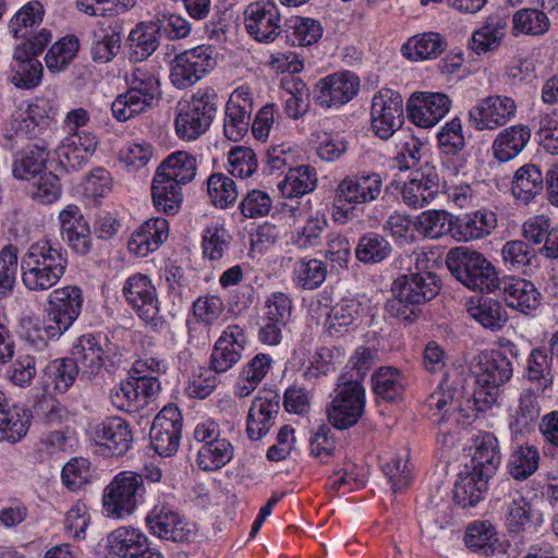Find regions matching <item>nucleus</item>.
I'll return each mask as SVG.
<instances>
[{
  "label": "nucleus",
  "mask_w": 558,
  "mask_h": 558,
  "mask_svg": "<svg viewBox=\"0 0 558 558\" xmlns=\"http://www.w3.org/2000/svg\"><path fill=\"white\" fill-rule=\"evenodd\" d=\"M32 196L41 204H51L61 195V183L52 172L44 171L36 179H33Z\"/></svg>",
  "instance_id": "bf43d9fd"
},
{
  "label": "nucleus",
  "mask_w": 558,
  "mask_h": 558,
  "mask_svg": "<svg viewBox=\"0 0 558 558\" xmlns=\"http://www.w3.org/2000/svg\"><path fill=\"white\" fill-rule=\"evenodd\" d=\"M539 454L535 447L525 446L518 448L509 463L510 474L515 480H525L538 468Z\"/></svg>",
  "instance_id": "5fc2aeb1"
},
{
  "label": "nucleus",
  "mask_w": 558,
  "mask_h": 558,
  "mask_svg": "<svg viewBox=\"0 0 558 558\" xmlns=\"http://www.w3.org/2000/svg\"><path fill=\"white\" fill-rule=\"evenodd\" d=\"M98 145V140L90 132H75L65 138L63 156L72 167L82 165L92 156Z\"/></svg>",
  "instance_id": "4c0bfd02"
},
{
  "label": "nucleus",
  "mask_w": 558,
  "mask_h": 558,
  "mask_svg": "<svg viewBox=\"0 0 558 558\" xmlns=\"http://www.w3.org/2000/svg\"><path fill=\"white\" fill-rule=\"evenodd\" d=\"M414 226L421 234L437 239L450 231V219L444 210H427L416 217Z\"/></svg>",
  "instance_id": "3c124183"
},
{
  "label": "nucleus",
  "mask_w": 558,
  "mask_h": 558,
  "mask_svg": "<svg viewBox=\"0 0 558 558\" xmlns=\"http://www.w3.org/2000/svg\"><path fill=\"white\" fill-rule=\"evenodd\" d=\"M207 193L214 206L225 209L238 198L234 181L223 173H213L207 180Z\"/></svg>",
  "instance_id": "de8ad7c7"
},
{
  "label": "nucleus",
  "mask_w": 558,
  "mask_h": 558,
  "mask_svg": "<svg viewBox=\"0 0 558 558\" xmlns=\"http://www.w3.org/2000/svg\"><path fill=\"white\" fill-rule=\"evenodd\" d=\"M80 41L75 36H65L57 41L46 54L47 68L52 72L63 70L76 56Z\"/></svg>",
  "instance_id": "8fccbe9b"
},
{
  "label": "nucleus",
  "mask_w": 558,
  "mask_h": 558,
  "mask_svg": "<svg viewBox=\"0 0 558 558\" xmlns=\"http://www.w3.org/2000/svg\"><path fill=\"white\" fill-rule=\"evenodd\" d=\"M451 101L442 93H415L408 102L411 121L420 128H432L449 111Z\"/></svg>",
  "instance_id": "4468645a"
},
{
  "label": "nucleus",
  "mask_w": 558,
  "mask_h": 558,
  "mask_svg": "<svg viewBox=\"0 0 558 558\" xmlns=\"http://www.w3.org/2000/svg\"><path fill=\"white\" fill-rule=\"evenodd\" d=\"M359 85V78L354 74L335 73L318 82L316 99L325 108L340 106L356 95Z\"/></svg>",
  "instance_id": "2eb2a0df"
},
{
  "label": "nucleus",
  "mask_w": 558,
  "mask_h": 558,
  "mask_svg": "<svg viewBox=\"0 0 558 558\" xmlns=\"http://www.w3.org/2000/svg\"><path fill=\"white\" fill-rule=\"evenodd\" d=\"M154 205L158 210L168 215L175 214L182 203L181 187L175 182L155 177L151 184Z\"/></svg>",
  "instance_id": "ea45409f"
},
{
  "label": "nucleus",
  "mask_w": 558,
  "mask_h": 558,
  "mask_svg": "<svg viewBox=\"0 0 558 558\" xmlns=\"http://www.w3.org/2000/svg\"><path fill=\"white\" fill-rule=\"evenodd\" d=\"M146 521L153 533L160 538L183 542L190 533L179 513L167 506L155 507Z\"/></svg>",
  "instance_id": "5701e85b"
},
{
  "label": "nucleus",
  "mask_w": 558,
  "mask_h": 558,
  "mask_svg": "<svg viewBox=\"0 0 558 558\" xmlns=\"http://www.w3.org/2000/svg\"><path fill=\"white\" fill-rule=\"evenodd\" d=\"M144 492L142 476L121 472L104 490L102 506L108 517L120 519L131 514Z\"/></svg>",
  "instance_id": "7ed1b4c3"
},
{
  "label": "nucleus",
  "mask_w": 558,
  "mask_h": 558,
  "mask_svg": "<svg viewBox=\"0 0 558 558\" xmlns=\"http://www.w3.org/2000/svg\"><path fill=\"white\" fill-rule=\"evenodd\" d=\"M31 418V412L24 409L8 408L0 412V440L19 441L26 435Z\"/></svg>",
  "instance_id": "58836bf2"
},
{
  "label": "nucleus",
  "mask_w": 558,
  "mask_h": 558,
  "mask_svg": "<svg viewBox=\"0 0 558 558\" xmlns=\"http://www.w3.org/2000/svg\"><path fill=\"white\" fill-rule=\"evenodd\" d=\"M252 94L247 88L235 89L227 102L223 130L226 136L233 142L246 134L252 113Z\"/></svg>",
  "instance_id": "dca6fc26"
},
{
  "label": "nucleus",
  "mask_w": 558,
  "mask_h": 558,
  "mask_svg": "<svg viewBox=\"0 0 558 558\" xmlns=\"http://www.w3.org/2000/svg\"><path fill=\"white\" fill-rule=\"evenodd\" d=\"M372 128L380 138H388L401 129L403 116V102L399 95L386 89L373 98Z\"/></svg>",
  "instance_id": "6e6552de"
},
{
  "label": "nucleus",
  "mask_w": 558,
  "mask_h": 558,
  "mask_svg": "<svg viewBox=\"0 0 558 558\" xmlns=\"http://www.w3.org/2000/svg\"><path fill=\"white\" fill-rule=\"evenodd\" d=\"M216 106L208 93L196 95L181 108L175 119V130L183 140H194L204 133L213 121Z\"/></svg>",
  "instance_id": "39448f33"
},
{
  "label": "nucleus",
  "mask_w": 558,
  "mask_h": 558,
  "mask_svg": "<svg viewBox=\"0 0 558 558\" xmlns=\"http://www.w3.org/2000/svg\"><path fill=\"white\" fill-rule=\"evenodd\" d=\"M182 417L174 407H165L154 418L150 441L154 450L163 457L177 452L181 438Z\"/></svg>",
  "instance_id": "9d476101"
},
{
  "label": "nucleus",
  "mask_w": 558,
  "mask_h": 558,
  "mask_svg": "<svg viewBox=\"0 0 558 558\" xmlns=\"http://www.w3.org/2000/svg\"><path fill=\"white\" fill-rule=\"evenodd\" d=\"M517 105L507 96H488L474 106L470 112V121L478 131H494L507 124L515 114Z\"/></svg>",
  "instance_id": "0eeeda50"
},
{
  "label": "nucleus",
  "mask_w": 558,
  "mask_h": 558,
  "mask_svg": "<svg viewBox=\"0 0 558 558\" xmlns=\"http://www.w3.org/2000/svg\"><path fill=\"white\" fill-rule=\"evenodd\" d=\"M470 315L485 328L499 329L507 320L506 312L501 304L495 300L481 298L477 303H470Z\"/></svg>",
  "instance_id": "a18cd8bd"
},
{
  "label": "nucleus",
  "mask_w": 558,
  "mask_h": 558,
  "mask_svg": "<svg viewBox=\"0 0 558 558\" xmlns=\"http://www.w3.org/2000/svg\"><path fill=\"white\" fill-rule=\"evenodd\" d=\"M64 485L71 490H77L90 480L89 463L82 458L72 459L62 470Z\"/></svg>",
  "instance_id": "338daca9"
},
{
  "label": "nucleus",
  "mask_w": 558,
  "mask_h": 558,
  "mask_svg": "<svg viewBox=\"0 0 558 558\" xmlns=\"http://www.w3.org/2000/svg\"><path fill=\"white\" fill-rule=\"evenodd\" d=\"M129 304L145 322H153L158 315V300L156 289L149 278L137 274L130 277L123 288Z\"/></svg>",
  "instance_id": "f3484780"
},
{
  "label": "nucleus",
  "mask_w": 558,
  "mask_h": 558,
  "mask_svg": "<svg viewBox=\"0 0 558 558\" xmlns=\"http://www.w3.org/2000/svg\"><path fill=\"white\" fill-rule=\"evenodd\" d=\"M45 15L41 2L33 0L24 4L11 21V29L15 38H28L33 28L40 25Z\"/></svg>",
  "instance_id": "79ce46f5"
},
{
  "label": "nucleus",
  "mask_w": 558,
  "mask_h": 558,
  "mask_svg": "<svg viewBox=\"0 0 558 558\" xmlns=\"http://www.w3.org/2000/svg\"><path fill=\"white\" fill-rule=\"evenodd\" d=\"M196 174V159L187 151L179 150L169 155L158 167L155 177L178 185L191 182Z\"/></svg>",
  "instance_id": "393cba45"
},
{
  "label": "nucleus",
  "mask_w": 558,
  "mask_h": 558,
  "mask_svg": "<svg viewBox=\"0 0 558 558\" xmlns=\"http://www.w3.org/2000/svg\"><path fill=\"white\" fill-rule=\"evenodd\" d=\"M500 462L497 438L492 434H484L475 441V452L472 459L473 469L490 476Z\"/></svg>",
  "instance_id": "c9c22d12"
},
{
  "label": "nucleus",
  "mask_w": 558,
  "mask_h": 558,
  "mask_svg": "<svg viewBox=\"0 0 558 558\" xmlns=\"http://www.w3.org/2000/svg\"><path fill=\"white\" fill-rule=\"evenodd\" d=\"M49 305L76 319L82 307L81 290L71 286L57 289L50 295Z\"/></svg>",
  "instance_id": "6e6d98bb"
},
{
  "label": "nucleus",
  "mask_w": 558,
  "mask_h": 558,
  "mask_svg": "<svg viewBox=\"0 0 558 558\" xmlns=\"http://www.w3.org/2000/svg\"><path fill=\"white\" fill-rule=\"evenodd\" d=\"M543 175L534 165L519 168L512 182V193L517 199L527 204L543 190Z\"/></svg>",
  "instance_id": "f704fd0d"
},
{
  "label": "nucleus",
  "mask_w": 558,
  "mask_h": 558,
  "mask_svg": "<svg viewBox=\"0 0 558 558\" xmlns=\"http://www.w3.org/2000/svg\"><path fill=\"white\" fill-rule=\"evenodd\" d=\"M506 524L511 533H520L531 520L532 508L518 490H509L502 498Z\"/></svg>",
  "instance_id": "473e14b6"
},
{
  "label": "nucleus",
  "mask_w": 558,
  "mask_h": 558,
  "mask_svg": "<svg viewBox=\"0 0 558 558\" xmlns=\"http://www.w3.org/2000/svg\"><path fill=\"white\" fill-rule=\"evenodd\" d=\"M496 226V217L493 213L476 211L469 216L463 223L460 225L461 233L464 240H474L488 234Z\"/></svg>",
  "instance_id": "052dcab7"
},
{
  "label": "nucleus",
  "mask_w": 558,
  "mask_h": 558,
  "mask_svg": "<svg viewBox=\"0 0 558 558\" xmlns=\"http://www.w3.org/2000/svg\"><path fill=\"white\" fill-rule=\"evenodd\" d=\"M154 98L129 89L119 95L111 105L113 117L119 121H126L145 112L153 106Z\"/></svg>",
  "instance_id": "a19ab883"
},
{
  "label": "nucleus",
  "mask_w": 558,
  "mask_h": 558,
  "mask_svg": "<svg viewBox=\"0 0 558 558\" xmlns=\"http://www.w3.org/2000/svg\"><path fill=\"white\" fill-rule=\"evenodd\" d=\"M506 26L507 22L504 17L497 15L487 17L484 25L473 33L471 49L477 54L496 50L505 37Z\"/></svg>",
  "instance_id": "2f4dec72"
},
{
  "label": "nucleus",
  "mask_w": 558,
  "mask_h": 558,
  "mask_svg": "<svg viewBox=\"0 0 558 558\" xmlns=\"http://www.w3.org/2000/svg\"><path fill=\"white\" fill-rule=\"evenodd\" d=\"M450 272L465 287L482 292L500 288L494 266L480 253L465 247H454L446 256Z\"/></svg>",
  "instance_id": "f03ea898"
},
{
  "label": "nucleus",
  "mask_w": 558,
  "mask_h": 558,
  "mask_svg": "<svg viewBox=\"0 0 558 558\" xmlns=\"http://www.w3.org/2000/svg\"><path fill=\"white\" fill-rule=\"evenodd\" d=\"M214 65L213 51L209 48L196 47L175 56L171 62L170 80L178 88H186Z\"/></svg>",
  "instance_id": "423d86ee"
},
{
  "label": "nucleus",
  "mask_w": 558,
  "mask_h": 558,
  "mask_svg": "<svg viewBox=\"0 0 558 558\" xmlns=\"http://www.w3.org/2000/svg\"><path fill=\"white\" fill-rule=\"evenodd\" d=\"M233 454V448L227 439L202 446L197 453V464L202 470L215 471L227 464Z\"/></svg>",
  "instance_id": "09e8293b"
},
{
  "label": "nucleus",
  "mask_w": 558,
  "mask_h": 558,
  "mask_svg": "<svg viewBox=\"0 0 558 558\" xmlns=\"http://www.w3.org/2000/svg\"><path fill=\"white\" fill-rule=\"evenodd\" d=\"M390 252L389 244L380 236H363L355 250V255L363 263H378Z\"/></svg>",
  "instance_id": "680f3d73"
},
{
  "label": "nucleus",
  "mask_w": 558,
  "mask_h": 558,
  "mask_svg": "<svg viewBox=\"0 0 558 558\" xmlns=\"http://www.w3.org/2000/svg\"><path fill=\"white\" fill-rule=\"evenodd\" d=\"M373 389L386 401L400 400L404 391L402 376L396 368L381 367L373 375Z\"/></svg>",
  "instance_id": "37998d69"
},
{
  "label": "nucleus",
  "mask_w": 558,
  "mask_h": 558,
  "mask_svg": "<svg viewBox=\"0 0 558 558\" xmlns=\"http://www.w3.org/2000/svg\"><path fill=\"white\" fill-rule=\"evenodd\" d=\"M272 207L270 196L260 190L250 191L240 204V211L245 218H259L269 214Z\"/></svg>",
  "instance_id": "e2e57ef3"
},
{
  "label": "nucleus",
  "mask_w": 558,
  "mask_h": 558,
  "mask_svg": "<svg viewBox=\"0 0 558 558\" xmlns=\"http://www.w3.org/2000/svg\"><path fill=\"white\" fill-rule=\"evenodd\" d=\"M483 473L472 469L459 475L453 488V500L463 508L477 504L487 489L488 480Z\"/></svg>",
  "instance_id": "bb28decb"
},
{
  "label": "nucleus",
  "mask_w": 558,
  "mask_h": 558,
  "mask_svg": "<svg viewBox=\"0 0 558 558\" xmlns=\"http://www.w3.org/2000/svg\"><path fill=\"white\" fill-rule=\"evenodd\" d=\"M131 58L142 61L150 56L157 48L156 28L153 25L138 24L128 37Z\"/></svg>",
  "instance_id": "49530a36"
},
{
  "label": "nucleus",
  "mask_w": 558,
  "mask_h": 558,
  "mask_svg": "<svg viewBox=\"0 0 558 558\" xmlns=\"http://www.w3.org/2000/svg\"><path fill=\"white\" fill-rule=\"evenodd\" d=\"M444 43L437 33L411 37L402 47L403 54L411 60H425L441 53Z\"/></svg>",
  "instance_id": "c03bdc74"
},
{
  "label": "nucleus",
  "mask_w": 558,
  "mask_h": 558,
  "mask_svg": "<svg viewBox=\"0 0 558 558\" xmlns=\"http://www.w3.org/2000/svg\"><path fill=\"white\" fill-rule=\"evenodd\" d=\"M501 289L505 301L513 308L526 312L538 305V293L530 281L510 278L504 280Z\"/></svg>",
  "instance_id": "c756f323"
},
{
  "label": "nucleus",
  "mask_w": 558,
  "mask_h": 558,
  "mask_svg": "<svg viewBox=\"0 0 558 558\" xmlns=\"http://www.w3.org/2000/svg\"><path fill=\"white\" fill-rule=\"evenodd\" d=\"M295 279L304 289L319 287L326 278V268L320 260H300L294 268Z\"/></svg>",
  "instance_id": "4d7b16f0"
},
{
  "label": "nucleus",
  "mask_w": 558,
  "mask_h": 558,
  "mask_svg": "<svg viewBox=\"0 0 558 558\" xmlns=\"http://www.w3.org/2000/svg\"><path fill=\"white\" fill-rule=\"evenodd\" d=\"M279 408V397L274 392L254 399L246 422V432L252 440H258L268 433Z\"/></svg>",
  "instance_id": "6ab92c4d"
},
{
  "label": "nucleus",
  "mask_w": 558,
  "mask_h": 558,
  "mask_svg": "<svg viewBox=\"0 0 558 558\" xmlns=\"http://www.w3.org/2000/svg\"><path fill=\"white\" fill-rule=\"evenodd\" d=\"M383 179L376 172H359L343 178L336 189V201L347 204H366L377 199Z\"/></svg>",
  "instance_id": "f8f14e48"
},
{
  "label": "nucleus",
  "mask_w": 558,
  "mask_h": 558,
  "mask_svg": "<svg viewBox=\"0 0 558 558\" xmlns=\"http://www.w3.org/2000/svg\"><path fill=\"white\" fill-rule=\"evenodd\" d=\"M146 537L137 530L121 526L109 534L107 548L110 554L133 558L146 547Z\"/></svg>",
  "instance_id": "cd10ccee"
},
{
  "label": "nucleus",
  "mask_w": 558,
  "mask_h": 558,
  "mask_svg": "<svg viewBox=\"0 0 558 558\" xmlns=\"http://www.w3.org/2000/svg\"><path fill=\"white\" fill-rule=\"evenodd\" d=\"M93 437L97 445L106 447L114 456L124 454L133 441L129 424L118 416L109 417L95 426Z\"/></svg>",
  "instance_id": "a211bd4d"
},
{
  "label": "nucleus",
  "mask_w": 558,
  "mask_h": 558,
  "mask_svg": "<svg viewBox=\"0 0 558 558\" xmlns=\"http://www.w3.org/2000/svg\"><path fill=\"white\" fill-rule=\"evenodd\" d=\"M456 391L450 387L440 385L426 399V404L434 415L438 416L439 429L452 433L454 428L470 424V414L462 408L461 402L454 398Z\"/></svg>",
  "instance_id": "1a4fd4ad"
},
{
  "label": "nucleus",
  "mask_w": 558,
  "mask_h": 558,
  "mask_svg": "<svg viewBox=\"0 0 558 558\" xmlns=\"http://www.w3.org/2000/svg\"><path fill=\"white\" fill-rule=\"evenodd\" d=\"M474 374L476 384L486 390L487 396L494 398L497 388L511 378L512 364L501 351L484 352L478 355Z\"/></svg>",
  "instance_id": "9b49d317"
},
{
  "label": "nucleus",
  "mask_w": 558,
  "mask_h": 558,
  "mask_svg": "<svg viewBox=\"0 0 558 558\" xmlns=\"http://www.w3.org/2000/svg\"><path fill=\"white\" fill-rule=\"evenodd\" d=\"M78 369L73 360H56L45 369L44 387L46 390L65 392L74 383Z\"/></svg>",
  "instance_id": "e433bc0d"
},
{
  "label": "nucleus",
  "mask_w": 558,
  "mask_h": 558,
  "mask_svg": "<svg viewBox=\"0 0 558 558\" xmlns=\"http://www.w3.org/2000/svg\"><path fill=\"white\" fill-rule=\"evenodd\" d=\"M317 175L311 166L290 169L278 187L286 198L302 197L316 187Z\"/></svg>",
  "instance_id": "7c9ffc66"
},
{
  "label": "nucleus",
  "mask_w": 558,
  "mask_h": 558,
  "mask_svg": "<svg viewBox=\"0 0 558 558\" xmlns=\"http://www.w3.org/2000/svg\"><path fill=\"white\" fill-rule=\"evenodd\" d=\"M359 305L350 300H343L337 303L329 312L327 317V326L330 333L340 331V328L352 324L357 314Z\"/></svg>",
  "instance_id": "774afa93"
},
{
  "label": "nucleus",
  "mask_w": 558,
  "mask_h": 558,
  "mask_svg": "<svg viewBox=\"0 0 558 558\" xmlns=\"http://www.w3.org/2000/svg\"><path fill=\"white\" fill-rule=\"evenodd\" d=\"M66 268V258L47 239L33 243L22 259L24 286L35 292L47 291L58 283Z\"/></svg>",
  "instance_id": "f257e3e1"
},
{
  "label": "nucleus",
  "mask_w": 558,
  "mask_h": 558,
  "mask_svg": "<svg viewBox=\"0 0 558 558\" xmlns=\"http://www.w3.org/2000/svg\"><path fill=\"white\" fill-rule=\"evenodd\" d=\"M73 362L82 376L90 379L98 375L105 365V352L90 335L82 336L72 350Z\"/></svg>",
  "instance_id": "4be33fe9"
},
{
  "label": "nucleus",
  "mask_w": 558,
  "mask_h": 558,
  "mask_svg": "<svg viewBox=\"0 0 558 558\" xmlns=\"http://www.w3.org/2000/svg\"><path fill=\"white\" fill-rule=\"evenodd\" d=\"M125 81L129 84V89L140 92V94L154 99L160 94L158 78L144 68L133 69L131 73L125 75Z\"/></svg>",
  "instance_id": "0e129e2a"
},
{
  "label": "nucleus",
  "mask_w": 558,
  "mask_h": 558,
  "mask_svg": "<svg viewBox=\"0 0 558 558\" xmlns=\"http://www.w3.org/2000/svg\"><path fill=\"white\" fill-rule=\"evenodd\" d=\"M364 410V388L357 380H350L338 386L327 408L328 422L337 429H348L357 424Z\"/></svg>",
  "instance_id": "20e7f679"
},
{
  "label": "nucleus",
  "mask_w": 558,
  "mask_h": 558,
  "mask_svg": "<svg viewBox=\"0 0 558 558\" xmlns=\"http://www.w3.org/2000/svg\"><path fill=\"white\" fill-rule=\"evenodd\" d=\"M230 173L239 178L251 177L257 168L256 155L252 148L236 146L229 151Z\"/></svg>",
  "instance_id": "13d9d810"
},
{
  "label": "nucleus",
  "mask_w": 558,
  "mask_h": 558,
  "mask_svg": "<svg viewBox=\"0 0 558 558\" xmlns=\"http://www.w3.org/2000/svg\"><path fill=\"white\" fill-rule=\"evenodd\" d=\"M392 286L415 305L433 300L440 290L438 279L433 272L405 275L396 279Z\"/></svg>",
  "instance_id": "aec40b11"
},
{
  "label": "nucleus",
  "mask_w": 558,
  "mask_h": 558,
  "mask_svg": "<svg viewBox=\"0 0 558 558\" xmlns=\"http://www.w3.org/2000/svg\"><path fill=\"white\" fill-rule=\"evenodd\" d=\"M245 27L260 43L274 41L280 34V13L274 2L256 1L247 5Z\"/></svg>",
  "instance_id": "ddd939ff"
},
{
  "label": "nucleus",
  "mask_w": 558,
  "mask_h": 558,
  "mask_svg": "<svg viewBox=\"0 0 558 558\" xmlns=\"http://www.w3.org/2000/svg\"><path fill=\"white\" fill-rule=\"evenodd\" d=\"M47 154L44 148L35 147L14 161L13 174L21 180L36 179L44 172Z\"/></svg>",
  "instance_id": "864d4df0"
},
{
  "label": "nucleus",
  "mask_w": 558,
  "mask_h": 558,
  "mask_svg": "<svg viewBox=\"0 0 558 558\" xmlns=\"http://www.w3.org/2000/svg\"><path fill=\"white\" fill-rule=\"evenodd\" d=\"M530 130L524 125H514L500 132L493 143L494 156L507 161L517 156L530 140Z\"/></svg>",
  "instance_id": "c85d7f7f"
},
{
  "label": "nucleus",
  "mask_w": 558,
  "mask_h": 558,
  "mask_svg": "<svg viewBox=\"0 0 558 558\" xmlns=\"http://www.w3.org/2000/svg\"><path fill=\"white\" fill-rule=\"evenodd\" d=\"M464 541L469 548L486 556L493 555L500 547L496 529L488 521H476L470 524Z\"/></svg>",
  "instance_id": "72a5a7b5"
},
{
  "label": "nucleus",
  "mask_w": 558,
  "mask_h": 558,
  "mask_svg": "<svg viewBox=\"0 0 558 558\" xmlns=\"http://www.w3.org/2000/svg\"><path fill=\"white\" fill-rule=\"evenodd\" d=\"M439 183L436 175L417 174L401 189L403 202L413 208H422L428 205L438 194Z\"/></svg>",
  "instance_id": "a878e982"
},
{
  "label": "nucleus",
  "mask_w": 558,
  "mask_h": 558,
  "mask_svg": "<svg viewBox=\"0 0 558 558\" xmlns=\"http://www.w3.org/2000/svg\"><path fill=\"white\" fill-rule=\"evenodd\" d=\"M62 233L77 253L85 254L90 246V230L80 209L69 205L59 215Z\"/></svg>",
  "instance_id": "b1692460"
},
{
  "label": "nucleus",
  "mask_w": 558,
  "mask_h": 558,
  "mask_svg": "<svg viewBox=\"0 0 558 558\" xmlns=\"http://www.w3.org/2000/svg\"><path fill=\"white\" fill-rule=\"evenodd\" d=\"M549 28V20L543 11L521 9L513 15V29L526 35H542Z\"/></svg>",
  "instance_id": "603ef678"
},
{
  "label": "nucleus",
  "mask_w": 558,
  "mask_h": 558,
  "mask_svg": "<svg viewBox=\"0 0 558 558\" xmlns=\"http://www.w3.org/2000/svg\"><path fill=\"white\" fill-rule=\"evenodd\" d=\"M11 82L19 88L31 89L36 87L43 74L39 61L22 62L12 68Z\"/></svg>",
  "instance_id": "69168bd1"
},
{
  "label": "nucleus",
  "mask_w": 558,
  "mask_h": 558,
  "mask_svg": "<svg viewBox=\"0 0 558 558\" xmlns=\"http://www.w3.org/2000/svg\"><path fill=\"white\" fill-rule=\"evenodd\" d=\"M169 226L165 218L148 219L133 232L128 248L135 256L144 257L156 251L167 240Z\"/></svg>",
  "instance_id": "412c9836"
}]
</instances>
